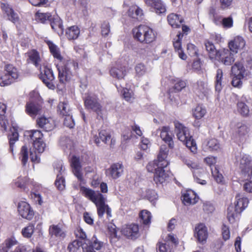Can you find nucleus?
I'll use <instances>...</instances> for the list:
<instances>
[{"label":"nucleus","instance_id":"nucleus-1","mask_svg":"<svg viewBox=\"0 0 252 252\" xmlns=\"http://www.w3.org/2000/svg\"><path fill=\"white\" fill-rule=\"evenodd\" d=\"M175 131L178 139L184 142L192 152L196 150L195 141L190 135L189 129L178 121L174 122Z\"/></svg>","mask_w":252,"mask_h":252},{"label":"nucleus","instance_id":"nucleus-51","mask_svg":"<svg viewBox=\"0 0 252 252\" xmlns=\"http://www.w3.org/2000/svg\"><path fill=\"white\" fill-rule=\"evenodd\" d=\"M85 246V244H83L81 241L75 240L72 243H70L67 247L69 252H76L80 247Z\"/></svg>","mask_w":252,"mask_h":252},{"label":"nucleus","instance_id":"nucleus-11","mask_svg":"<svg viewBox=\"0 0 252 252\" xmlns=\"http://www.w3.org/2000/svg\"><path fill=\"white\" fill-rule=\"evenodd\" d=\"M54 169L59 173L55 182V186L59 190H63L65 188V180L62 175L63 172L64 171V167L62 163L59 162L54 165Z\"/></svg>","mask_w":252,"mask_h":252},{"label":"nucleus","instance_id":"nucleus-26","mask_svg":"<svg viewBox=\"0 0 252 252\" xmlns=\"http://www.w3.org/2000/svg\"><path fill=\"white\" fill-rule=\"evenodd\" d=\"M182 201L186 205L194 204L197 201L195 193L192 190L186 191L182 195Z\"/></svg>","mask_w":252,"mask_h":252},{"label":"nucleus","instance_id":"nucleus-47","mask_svg":"<svg viewBox=\"0 0 252 252\" xmlns=\"http://www.w3.org/2000/svg\"><path fill=\"white\" fill-rule=\"evenodd\" d=\"M193 116L196 119H200L206 114V110L202 105H198L192 110Z\"/></svg>","mask_w":252,"mask_h":252},{"label":"nucleus","instance_id":"nucleus-42","mask_svg":"<svg viewBox=\"0 0 252 252\" xmlns=\"http://www.w3.org/2000/svg\"><path fill=\"white\" fill-rule=\"evenodd\" d=\"M241 212H238L236 211L233 206H230L227 208V219L231 223H233L236 219L238 218Z\"/></svg>","mask_w":252,"mask_h":252},{"label":"nucleus","instance_id":"nucleus-40","mask_svg":"<svg viewBox=\"0 0 252 252\" xmlns=\"http://www.w3.org/2000/svg\"><path fill=\"white\" fill-rule=\"evenodd\" d=\"M204 144L206 146V149L211 151H218L220 147L219 142L215 138L207 140Z\"/></svg>","mask_w":252,"mask_h":252},{"label":"nucleus","instance_id":"nucleus-46","mask_svg":"<svg viewBox=\"0 0 252 252\" xmlns=\"http://www.w3.org/2000/svg\"><path fill=\"white\" fill-rule=\"evenodd\" d=\"M223 76L222 70L221 69H218L217 70L215 81V89L218 92H220L222 88V78Z\"/></svg>","mask_w":252,"mask_h":252},{"label":"nucleus","instance_id":"nucleus-30","mask_svg":"<svg viewBox=\"0 0 252 252\" xmlns=\"http://www.w3.org/2000/svg\"><path fill=\"white\" fill-rule=\"evenodd\" d=\"M236 199L234 207L238 212H242L248 206L249 200L247 198L243 197L239 194L236 196Z\"/></svg>","mask_w":252,"mask_h":252},{"label":"nucleus","instance_id":"nucleus-62","mask_svg":"<svg viewBox=\"0 0 252 252\" xmlns=\"http://www.w3.org/2000/svg\"><path fill=\"white\" fill-rule=\"evenodd\" d=\"M147 197L148 200L153 204L158 199V196L156 192L154 190H149L147 193Z\"/></svg>","mask_w":252,"mask_h":252},{"label":"nucleus","instance_id":"nucleus-63","mask_svg":"<svg viewBox=\"0 0 252 252\" xmlns=\"http://www.w3.org/2000/svg\"><path fill=\"white\" fill-rule=\"evenodd\" d=\"M133 10H135V12L133 18L138 19L143 15V10L136 5L132 6L131 7L130 11H132Z\"/></svg>","mask_w":252,"mask_h":252},{"label":"nucleus","instance_id":"nucleus-10","mask_svg":"<svg viewBox=\"0 0 252 252\" xmlns=\"http://www.w3.org/2000/svg\"><path fill=\"white\" fill-rule=\"evenodd\" d=\"M18 211L19 215L23 218L31 220L34 216V212L30 204L25 201L18 203Z\"/></svg>","mask_w":252,"mask_h":252},{"label":"nucleus","instance_id":"nucleus-54","mask_svg":"<svg viewBox=\"0 0 252 252\" xmlns=\"http://www.w3.org/2000/svg\"><path fill=\"white\" fill-rule=\"evenodd\" d=\"M35 151L38 153H42L44 152L45 148V144L43 140L36 141L32 143Z\"/></svg>","mask_w":252,"mask_h":252},{"label":"nucleus","instance_id":"nucleus-60","mask_svg":"<svg viewBox=\"0 0 252 252\" xmlns=\"http://www.w3.org/2000/svg\"><path fill=\"white\" fill-rule=\"evenodd\" d=\"M233 21L232 17L229 16L226 18H223L221 20V24L222 25L224 28H230L233 26Z\"/></svg>","mask_w":252,"mask_h":252},{"label":"nucleus","instance_id":"nucleus-13","mask_svg":"<svg viewBox=\"0 0 252 252\" xmlns=\"http://www.w3.org/2000/svg\"><path fill=\"white\" fill-rule=\"evenodd\" d=\"M159 132L160 137L162 140L167 143L168 147L172 149L174 147V142L172 138V134L170 131L168 126H163L161 129L157 130V133Z\"/></svg>","mask_w":252,"mask_h":252},{"label":"nucleus","instance_id":"nucleus-64","mask_svg":"<svg viewBox=\"0 0 252 252\" xmlns=\"http://www.w3.org/2000/svg\"><path fill=\"white\" fill-rule=\"evenodd\" d=\"M74 234L77 238L80 239L81 240L85 241L87 236L85 232L81 228H77L75 231Z\"/></svg>","mask_w":252,"mask_h":252},{"label":"nucleus","instance_id":"nucleus-36","mask_svg":"<svg viewBox=\"0 0 252 252\" xmlns=\"http://www.w3.org/2000/svg\"><path fill=\"white\" fill-rule=\"evenodd\" d=\"M29 59L28 61L29 62L33 63L36 67H39L41 66L40 63L41 62V59L39 57V53L37 51L35 50H32L28 53Z\"/></svg>","mask_w":252,"mask_h":252},{"label":"nucleus","instance_id":"nucleus-17","mask_svg":"<svg viewBox=\"0 0 252 252\" xmlns=\"http://www.w3.org/2000/svg\"><path fill=\"white\" fill-rule=\"evenodd\" d=\"M122 232L123 235L126 236L128 238L134 239L136 238L138 236V225L137 224L133 223L127 225L123 228Z\"/></svg>","mask_w":252,"mask_h":252},{"label":"nucleus","instance_id":"nucleus-50","mask_svg":"<svg viewBox=\"0 0 252 252\" xmlns=\"http://www.w3.org/2000/svg\"><path fill=\"white\" fill-rule=\"evenodd\" d=\"M36 17L37 21L42 23H46L50 22L52 16L50 13H41L38 11L36 13Z\"/></svg>","mask_w":252,"mask_h":252},{"label":"nucleus","instance_id":"nucleus-39","mask_svg":"<svg viewBox=\"0 0 252 252\" xmlns=\"http://www.w3.org/2000/svg\"><path fill=\"white\" fill-rule=\"evenodd\" d=\"M80 33L79 28L76 26L68 28L66 31V36L69 40H74L78 38Z\"/></svg>","mask_w":252,"mask_h":252},{"label":"nucleus","instance_id":"nucleus-33","mask_svg":"<svg viewBox=\"0 0 252 252\" xmlns=\"http://www.w3.org/2000/svg\"><path fill=\"white\" fill-rule=\"evenodd\" d=\"M25 136H27L28 140H30L32 143L43 140V134L39 130L28 131Z\"/></svg>","mask_w":252,"mask_h":252},{"label":"nucleus","instance_id":"nucleus-27","mask_svg":"<svg viewBox=\"0 0 252 252\" xmlns=\"http://www.w3.org/2000/svg\"><path fill=\"white\" fill-rule=\"evenodd\" d=\"M41 109V106L33 102H28L26 104V111L31 117H34L38 114Z\"/></svg>","mask_w":252,"mask_h":252},{"label":"nucleus","instance_id":"nucleus-23","mask_svg":"<svg viewBox=\"0 0 252 252\" xmlns=\"http://www.w3.org/2000/svg\"><path fill=\"white\" fill-rule=\"evenodd\" d=\"M0 7L3 12L6 14L8 20L13 23L17 22L18 20V16L15 12L13 11L9 5L5 3H1Z\"/></svg>","mask_w":252,"mask_h":252},{"label":"nucleus","instance_id":"nucleus-56","mask_svg":"<svg viewBox=\"0 0 252 252\" xmlns=\"http://www.w3.org/2000/svg\"><path fill=\"white\" fill-rule=\"evenodd\" d=\"M34 231V226L32 224H30L22 229V233L24 237L30 238Z\"/></svg>","mask_w":252,"mask_h":252},{"label":"nucleus","instance_id":"nucleus-25","mask_svg":"<svg viewBox=\"0 0 252 252\" xmlns=\"http://www.w3.org/2000/svg\"><path fill=\"white\" fill-rule=\"evenodd\" d=\"M204 44L209 58L212 60H216L219 56L220 50H217L214 44L210 41H206Z\"/></svg>","mask_w":252,"mask_h":252},{"label":"nucleus","instance_id":"nucleus-34","mask_svg":"<svg viewBox=\"0 0 252 252\" xmlns=\"http://www.w3.org/2000/svg\"><path fill=\"white\" fill-rule=\"evenodd\" d=\"M6 107L3 103H0V125L1 127L3 129L4 131H6L7 129L8 122L6 118Z\"/></svg>","mask_w":252,"mask_h":252},{"label":"nucleus","instance_id":"nucleus-2","mask_svg":"<svg viewBox=\"0 0 252 252\" xmlns=\"http://www.w3.org/2000/svg\"><path fill=\"white\" fill-rule=\"evenodd\" d=\"M133 33L134 38L142 43L149 44L156 38L153 30L145 25H140L134 29Z\"/></svg>","mask_w":252,"mask_h":252},{"label":"nucleus","instance_id":"nucleus-20","mask_svg":"<svg viewBox=\"0 0 252 252\" xmlns=\"http://www.w3.org/2000/svg\"><path fill=\"white\" fill-rule=\"evenodd\" d=\"M193 92L199 97L203 98L208 93V88L205 83L202 81H198L193 86Z\"/></svg>","mask_w":252,"mask_h":252},{"label":"nucleus","instance_id":"nucleus-24","mask_svg":"<svg viewBox=\"0 0 252 252\" xmlns=\"http://www.w3.org/2000/svg\"><path fill=\"white\" fill-rule=\"evenodd\" d=\"M81 191L85 196L89 198L94 203L100 200L103 196L99 192H95L93 190L85 187L81 188Z\"/></svg>","mask_w":252,"mask_h":252},{"label":"nucleus","instance_id":"nucleus-48","mask_svg":"<svg viewBox=\"0 0 252 252\" xmlns=\"http://www.w3.org/2000/svg\"><path fill=\"white\" fill-rule=\"evenodd\" d=\"M237 110L239 113L243 117H247L250 113V109L247 105L243 102L237 103Z\"/></svg>","mask_w":252,"mask_h":252},{"label":"nucleus","instance_id":"nucleus-37","mask_svg":"<svg viewBox=\"0 0 252 252\" xmlns=\"http://www.w3.org/2000/svg\"><path fill=\"white\" fill-rule=\"evenodd\" d=\"M106 198L102 196L100 200H98L96 202L94 203L96 207L97 214L99 218H102L105 212L108 205L105 204Z\"/></svg>","mask_w":252,"mask_h":252},{"label":"nucleus","instance_id":"nucleus-5","mask_svg":"<svg viewBox=\"0 0 252 252\" xmlns=\"http://www.w3.org/2000/svg\"><path fill=\"white\" fill-rule=\"evenodd\" d=\"M84 100L86 109L95 112L97 117H102V107L95 95L89 94L84 98Z\"/></svg>","mask_w":252,"mask_h":252},{"label":"nucleus","instance_id":"nucleus-45","mask_svg":"<svg viewBox=\"0 0 252 252\" xmlns=\"http://www.w3.org/2000/svg\"><path fill=\"white\" fill-rule=\"evenodd\" d=\"M47 44L49 46L50 52L54 57L59 60H62V57L60 54L59 48L52 41H47Z\"/></svg>","mask_w":252,"mask_h":252},{"label":"nucleus","instance_id":"nucleus-53","mask_svg":"<svg viewBox=\"0 0 252 252\" xmlns=\"http://www.w3.org/2000/svg\"><path fill=\"white\" fill-rule=\"evenodd\" d=\"M14 81V80L13 78H11L8 74L4 72V74L0 77V86L9 85L13 83Z\"/></svg>","mask_w":252,"mask_h":252},{"label":"nucleus","instance_id":"nucleus-55","mask_svg":"<svg viewBox=\"0 0 252 252\" xmlns=\"http://www.w3.org/2000/svg\"><path fill=\"white\" fill-rule=\"evenodd\" d=\"M174 89L177 92L181 91L185 88L187 85L186 81L182 80L180 78H177L175 80Z\"/></svg>","mask_w":252,"mask_h":252},{"label":"nucleus","instance_id":"nucleus-12","mask_svg":"<svg viewBox=\"0 0 252 252\" xmlns=\"http://www.w3.org/2000/svg\"><path fill=\"white\" fill-rule=\"evenodd\" d=\"M104 246V243L94 236L88 244H85V246H83V252H95L94 250H101L103 248Z\"/></svg>","mask_w":252,"mask_h":252},{"label":"nucleus","instance_id":"nucleus-35","mask_svg":"<svg viewBox=\"0 0 252 252\" xmlns=\"http://www.w3.org/2000/svg\"><path fill=\"white\" fill-rule=\"evenodd\" d=\"M17 244V241L13 239H7L0 246V252H13L12 248Z\"/></svg>","mask_w":252,"mask_h":252},{"label":"nucleus","instance_id":"nucleus-61","mask_svg":"<svg viewBox=\"0 0 252 252\" xmlns=\"http://www.w3.org/2000/svg\"><path fill=\"white\" fill-rule=\"evenodd\" d=\"M158 252H170L171 249L168 245L166 243H158L157 244Z\"/></svg>","mask_w":252,"mask_h":252},{"label":"nucleus","instance_id":"nucleus-52","mask_svg":"<svg viewBox=\"0 0 252 252\" xmlns=\"http://www.w3.org/2000/svg\"><path fill=\"white\" fill-rule=\"evenodd\" d=\"M140 217L143 224L147 225L150 223L151 215L150 212L147 210L142 211L140 214Z\"/></svg>","mask_w":252,"mask_h":252},{"label":"nucleus","instance_id":"nucleus-28","mask_svg":"<svg viewBox=\"0 0 252 252\" xmlns=\"http://www.w3.org/2000/svg\"><path fill=\"white\" fill-rule=\"evenodd\" d=\"M126 69L124 66H115L112 67L110 70L111 76L117 79H122L126 75Z\"/></svg>","mask_w":252,"mask_h":252},{"label":"nucleus","instance_id":"nucleus-14","mask_svg":"<svg viewBox=\"0 0 252 252\" xmlns=\"http://www.w3.org/2000/svg\"><path fill=\"white\" fill-rule=\"evenodd\" d=\"M70 164L74 175L77 178L79 181L83 182L84 179L83 177L82 169L79 158L76 156H73L71 158Z\"/></svg>","mask_w":252,"mask_h":252},{"label":"nucleus","instance_id":"nucleus-7","mask_svg":"<svg viewBox=\"0 0 252 252\" xmlns=\"http://www.w3.org/2000/svg\"><path fill=\"white\" fill-rule=\"evenodd\" d=\"M245 69L241 63H236L231 67V72L234 76L231 81L234 87L240 88L242 85V79L244 77Z\"/></svg>","mask_w":252,"mask_h":252},{"label":"nucleus","instance_id":"nucleus-9","mask_svg":"<svg viewBox=\"0 0 252 252\" xmlns=\"http://www.w3.org/2000/svg\"><path fill=\"white\" fill-rule=\"evenodd\" d=\"M230 50L223 49L220 50L219 54L216 60L225 65H231L235 61L234 54Z\"/></svg>","mask_w":252,"mask_h":252},{"label":"nucleus","instance_id":"nucleus-22","mask_svg":"<svg viewBox=\"0 0 252 252\" xmlns=\"http://www.w3.org/2000/svg\"><path fill=\"white\" fill-rule=\"evenodd\" d=\"M167 21L172 28H178L181 26L184 20L181 15L173 13L168 15Z\"/></svg>","mask_w":252,"mask_h":252},{"label":"nucleus","instance_id":"nucleus-32","mask_svg":"<svg viewBox=\"0 0 252 252\" xmlns=\"http://www.w3.org/2000/svg\"><path fill=\"white\" fill-rule=\"evenodd\" d=\"M251 157L247 155L243 156L240 160L239 167L243 173H249L251 167Z\"/></svg>","mask_w":252,"mask_h":252},{"label":"nucleus","instance_id":"nucleus-41","mask_svg":"<svg viewBox=\"0 0 252 252\" xmlns=\"http://www.w3.org/2000/svg\"><path fill=\"white\" fill-rule=\"evenodd\" d=\"M49 23L53 30L57 31L59 29L60 30L61 33H63V26L62 20L59 17H52Z\"/></svg>","mask_w":252,"mask_h":252},{"label":"nucleus","instance_id":"nucleus-6","mask_svg":"<svg viewBox=\"0 0 252 252\" xmlns=\"http://www.w3.org/2000/svg\"><path fill=\"white\" fill-rule=\"evenodd\" d=\"M71 67L76 69L78 67V63L74 61L70 62L61 68H58V78L61 84H64L70 80L72 77V72L70 70Z\"/></svg>","mask_w":252,"mask_h":252},{"label":"nucleus","instance_id":"nucleus-44","mask_svg":"<svg viewBox=\"0 0 252 252\" xmlns=\"http://www.w3.org/2000/svg\"><path fill=\"white\" fill-rule=\"evenodd\" d=\"M58 109L60 114L63 116L68 114H71V110L68 103L66 101L60 102L58 105Z\"/></svg>","mask_w":252,"mask_h":252},{"label":"nucleus","instance_id":"nucleus-15","mask_svg":"<svg viewBox=\"0 0 252 252\" xmlns=\"http://www.w3.org/2000/svg\"><path fill=\"white\" fill-rule=\"evenodd\" d=\"M124 171V166L122 163H116L112 164L111 166L106 170V174L110 176L114 179L120 177Z\"/></svg>","mask_w":252,"mask_h":252},{"label":"nucleus","instance_id":"nucleus-31","mask_svg":"<svg viewBox=\"0 0 252 252\" xmlns=\"http://www.w3.org/2000/svg\"><path fill=\"white\" fill-rule=\"evenodd\" d=\"M177 36V39L175 41L173 42V46L175 51L178 53L180 58L183 60H185L187 59V56L184 53L181 44V38L183 37V34L179 33Z\"/></svg>","mask_w":252,"mask_h":252},{"label":"nucleus","instance_id":"nucleus-57","mask_svg":"<svg viewBox=\"0 0 252 252\" xmlns=\"http://www.w3.org/2000/svg\"><path fill=\"white\" fill-rule=\"evenodd\" d=\"M21 155L22 157V163L23 165H25L28 159V149L26 145H24L22 147Z\"/></svg>","mask_w":252,"mask_h":252},{"label":"nucleus","instance_id":"nucleus-29","mask_svg":"<svg viewBox=\"0 0 252 252\" xmlns=\"http://www.w3.org/2000/svg\"><path fill=\"white\" fill-rule=\"evenodd\" d=\"M164 168H160L155 173L154 180L156 184H162L168 178V172H166Z\"/></svg>","mask_w":252,"mask_h":252},{"label":"nucleus","instance_id":"nucleus-43","mask_svg":"<svg viewBox=\"0 0 252 252\" xmlns=\"http://www.w3.org/2000/svg\"><path fill=\"white\" fill-rule=\"evenodd\" d=\"M4 72L8 74L14 80L19 77L17 69L10 64H6L4 67Z\"/></svg>","mask_w":252,"mask_h":252},{"label":"nucleus","instance_id":"nucleus-58","mask_svg":"<svg viewBox=\"0 0 252 252\" xmlns=\"http://www.w3.org/2000/svg\"><path fill=\"white\" fill-rule=\"evenodd\" d=\"M65 118L63 121V124L69 128H73L75 125L74 121L72 119L71 114H68L64 116Z\"/></svg>","mask_w":252,"mask_h":252},{"label":"nucleus","instance_id":"nucleus-3","mask_svg":"<svg viewBox=\"0 0 252 252\" xmlns=\"http://www.w3.org/2000/svg\"><path fill=\"white\" fill-rule=\"evenodd\" d=\"M168 153V149L165 145H161L160 148L157 159L149 162L146 166L149 172L156 173V170L160 168H166L169 164L168 161L166 159Z\"/></svg>","mask_w":252,"mask_h":252},{"label":"nucleus","instance_id":"nucleus-4","mask_svg":"<svg viewBox=\"0 0 252 252\" xmlns=\"http://www.w3.org/2000/svg\"><path fill=\"white\" fill-rule=\"evenodd\" d=\"M39 78L50 89L55 88V76L52 69L47 65L43 64L39 66Z\"/></svg>","mask_w":252,"mask_h":252},{"label":"nucleus","instance_id":"nucleus-59","mask_svg":"<svg viewBox=\"0 0 252 252\" xmlns=\"http://www.w3.org/2000/svg\"><path fill=\"white\" fill-rule=\"evenodd\" d=\"M187 50L189 54L191 57H196L198 55V50L193 44L189 43L187 45Z\"/></svg>","mask_w":252,"mask_h":252},{"label":"nucleus","instance_id":"nucleus-18","mask_svg":"<svg viewBox=\"0 0 252 252\" xmlns=\"http://www.w3.org/2000/svg\"><path fill=\"white\" fill-rule=\"evenodd\" d=\"M194 236L200 242L206 241L208 237V232L204 224L200 223L195 227Z\"/></svg>","mask_w":252,"mask_h":252},{"label":"nucleus","instance_id":"nucleus-21","mask_svg":"<svg viewBox=\"0 0 252 252\" xmlns=\"http://www.w3.org/2000/svg\"><path fill=\"white\" fill-rule=\"evenodd\" d=\"M245 45V41L241 36L236 37L229 43L230 50L237 53L238 50L242 49Z\"/></svg>","mask_w":252,"mask_h":252},{"label":"nucleus","instance_id":"nucleus-16","mask_svg":"<svg viewBox=\"0 0 252 252\" xmlns=\"http://www.w3.org/2000/svg\"><path fill=\"white\" fill-rule=\"evenodd\" d=\"M37 125L46 131L52 130L55 127L54 121L50 118L41 117L36 120Z\"/></svg>","mask_w":252,"mask_h":252},{"label":"nucleus","instance_id":"nucleus-49","mask_svg":"<svg viewBox=\"0 0 252 252\" xmlns=\"http://www.w3.org/2000/svg\"><path fill=\"white\" fill-rule=\"evenodd\" d=\"M49 233L51 235H55L56 237L64 238L65 236V233L58 226L53 225L50 226L49 229Z\"/></svg>","mask_w":252,"mask_h":252},{"label":"nucleus","instance_id":"nucleus-19","mask_svg":"<svg viewBox=\"0 0 252 252\" xmlns=\"http://www.w3.org/2000/svg\"><path fill=\"white\" fill-rule=\"evenodd\" d=\"M146 4L155 9V12L158 14L165 13L166 8L161 0H144Z\"/></svg>","mask_w":252,"mask_h":252},{"label":"nucleus","instance_id":"nucleus-38","mask_svg":"<svg viewBox=\"0 0 252 252\" xmlns=\"http://www.w3.org/2000/svg\"><path fill=\"white\" fill-rule=\"evenodd\" d=\"M11 133L8 135V139L9 143V150L11 153H13L14 148L15 147V143L18 140L19 134L17 130L14 128L11 129Z\"/></svg>","mask_w":252,"mask_h":252},{"label":"nucleus","instance_id":"nucleus-8","mask_svg":"<svg viewBox=\"0 0 252 252\" xmlns=\"http://www.w3.org/2000/svg\"><path fill=\"white\" fill-rule=\"evenodd\" d=\"M94 143L99 146L101 141L106 144H109L113 148L116 143V140L112 138L108 129H101L98 132V135L94 136Z\"/></svg>","mask_w":252,"mask_h":252}]
</instances>
